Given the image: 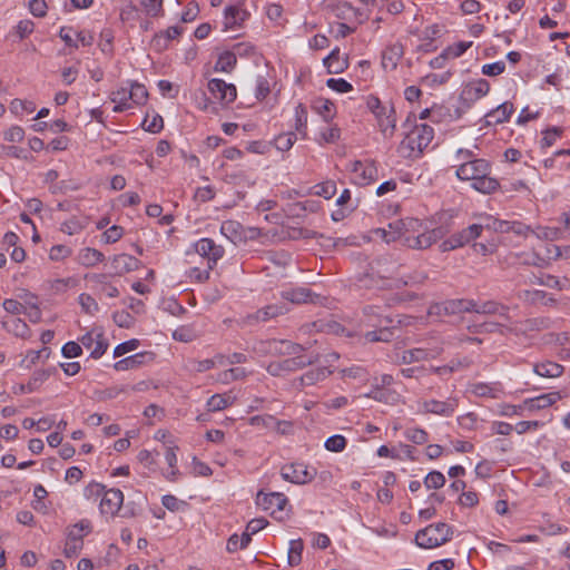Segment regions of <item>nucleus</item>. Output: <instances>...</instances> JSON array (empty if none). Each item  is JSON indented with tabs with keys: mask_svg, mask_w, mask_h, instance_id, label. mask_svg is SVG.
I'll use <instances>...</instances> for the list:
<instances>
[{
	"mask_svg": "<svg viewBox=\"0 0 570 570\" xmlns=\"http://www.w3.org/2000/svg\"><path fill=\"white\" fill-rule=\"evenodd\" d=\"M453 528L445 522H438L419 530L415 542L420 548L432 549L451 540Z\"/></svg>",
	"mask_w": 570,
	"mask_h": 570,
	"instance_id": "obj_5",
	"label": "nucleus"
},
{
	"mask_svg": "<svg viewBox=\"0 0 570 570\" xmlns=\"http://www.w3.org/2000/svg\"><path fill=\"white\" fill-rule=\"evenodd\" d=\"M248 13L237 6H229L225 9L224 26L225 29L239 27L247 18Z\"/></svg>",
	"mask_w": 570,
	"mask_h": 570,
	"instance_id": "obj_26",
	"label": "nucleus"
},
{
	"mask_svg": "<svg viewBox=\"0 0 570 570\" xmlns=\"http://www.w3.org/2000/svg\"><path fill=\"white\" fill-rule=\"evenodd\" d=\"M375 234L386 243L400 239L411 249H426L443 238L444 230L442 227L428 229L421 220L407 217L390 223L387 229L377 228Z\"/></svg>",
	"mask_w": 570,
	"mask_h": 570,
	"instance_id": "obj_1",
	"label": "nucleus"
},
{
	"mask_svg": "<svg viewBox=\"0 0 570 570\" xmlns=\"http://www.w3.org/2000/svg\"><path fill=\"white\" fill-rule=\"evenodd\" d=\"M561 229L557 227H541L539 226L534 234L542 239H559L561 237Z\"/></svg>",
	"mask_w": 570,
	"mask_h": 570,
	"instance_id": "obj_59",
	"label": "nucleus"
},
{
	"mask_svg": "<svg viewBox=\"0 0 570 570\" xmlns=\"http://www.w3.org/2000/svg\"><path fill=\"white\" fill-rule=\"evenodd\" d=\"M508 311L509 309L507 306L494 301H488L483 303L475 302V307L473 308V312L475 313L499 315L504 320H508Z\"/></svg>",
	"mask_w": 570,
	"mask_h": 570,
	"instance_id": "obj_27",
	"label": "nucleus"
},
{
	"mask_svg": "<svg viewBox=\"0 0 570 570\" xmlns=\"http://www.w3.org/2000/svg\"><path fill=\"white\" fill-rule=\"evenodd\" d=\"M364 323L370 327H380L379 330L365 333L364 338L366 342H390L393 338V331L387 325L393 321L390 316L382 314V308L379 305L370 304L363 307Z\"/></svg>",
	"mask_w": 570,
	"mask_h": 570,
	"instance_id": "obj_3",
	"label": "nucleus"
},
{
	"mask_svg": "<svg viewBox=\"0 0 570 570\" xmlns=\"http://www.w3.org/2000/svg\"><path fill=\"white\" fill-rule=\"evenodd\" d=\"M316 469L308 468L302 462L285 464L281 469V475L285 481L295 484H306L316 476Z\"/></svg>",
	"mask_w": 570,
	"mask_h": 570,
	"instance_id": "obj_8",
	"label": "nucleus"
},
{
	"mask_svg": "<svg viewBox=\"0 0 570 570\" xmlns=\"http://www.w3.org/2000/svg\"><path fill=\"white\" fill-rule=\"evenodd\" d=\"M313 109L327 121L334 116V104L326 98H317L313 102Z\"/></svg>",
	"mask_w": 570,
	"mask_h": 570,
	"instance_id": "obj_43",
	"label": "nucleus"
},
{
	"mask_svg": "<svg viewBox=\"0 0 570 570\" xmlns=\"http://www.w3.org/2000/svg\"><path fill=\"white\" fill-rule=\"evenodd\" d=\"M10 109L14 114H32L36 110V105L29 100L14 99L10 104Z\"/></svg>",
	"mask_w": 570,
	"mask_h": 570,
	"instance_id": "obj_50",
	"label": "nucleus"
},
{
	"mask_svg": "<svg viewBox=\"0 0 570 570\" xmlns=\"http://www.w3.org/2000/svg\"><path fill=\"white\" fill-rule=\"evenodd\" d=\"M191 368L196 372H206L215 366H226V355L216 354L212 358L206 360H193L190 362Z\"/></svg>",
	"mask_w": 570,
	"mask_h": 570,
	"instance_id": "obj_30",
	"label": "nucleus"
},
{
	"mask_svg": "<svg viewBox=\"0 0 570 570\" xmlns=\"http://www.w3.org/2000/svg\"><path fill=\"white\" fill-rule=\"evenodd\" d=\"M255 351L258 353L274 354V355H301L306 348L297 343L288 340H265L255 345Z\"/></svg>",
	"mask_w": 570,
	"mask_h": 570,
	"instance_id": "obj_7",
	"label": "nucleus"
},
{
	"mask_svg": "<svg viewBox=\"0 0 570 570\" xmlns=\"http://www.w3.org/2000/svg\"><path fill=\"white\" fill-rule=\"evenodd\" d=\"M551 394H540L535 397L525 400L523 402V410L534 411L551 406L557 400L561 399V394H558L557 399H551Z\"/></svg>",
	"mask_w": 570,
	"mask_h": 570,
	"instance_id": "obj_34",
	"label": "nucleus"
},
{
	"mask_svg": "<svg viewBox=\"0 0 570 570\" xmlns=\"http://www.w3.org/2000/svg\"><path fill=\"white\" fill-rule=\"evenodd\" d=\"M148 91L146 87L141 83L134 82L129 89V99L132 100L136 105H142L147 101Z\"/></svg>",
	"mask_w": 570,
	"mask_h": 570,
	"instance_id": "obj_46",
	"label": "nucleus"
},
{
	"mask_svg": "<svg viewBox=\"0 0 570 570\" xmlns=\"http://www.w3.org/2000/svg\"><path fill=\"white\" fill-rule=\"evenodd\" d=\"M281 362L282 373L295 371L313 362L312 357L298 355L289 358H285Z\"/></svg>",
	"mask_w": 570,
	"mask_h": 570,
	"instance_id": "obj_38",
	"label": "nucleus"
},
{
	"mask_svg": "<svg viewBox=\"0 0 570 570\" xmlns=\"http://www.w3.org/2000/svg\"><path fill=\"white\" fill-rule=\"evenodd\" d=\"M535 374L542 377H558L562 374L563 367L551 361H546L541 363H537L533 367Z\"/></svg>",
	"mask_w": 570,
	"mask_h": 570,
	"instance_id": "obj_33",
	"label": "nucleus"
},
{
	"mask_svg": "<svg viewBox=\"0 0 570 570\" xmlns=\"http://www.w3.org/2000/svg\"><path fill=\"white\" fill-rule=\"evenodd\" d=\"M3 327L11 334L21 338H29L31 330L28 324L21 318H12L10 321L2 322Z\"/></svg>",
	"mask_w": 570,
	"mask_h": 570,
	"instance_id": "obj_31",
	"label": "nucleus"
},
{
	"mask_svg": "<svg viewBox=\"0 0 570 570\" xmlns=\"http://www.w3.org/2000/svg\"><path fill=\"white\" fill-rule=\"evenodd\" d=\"M139 345H140V342L137 338H131L129 341L122 342L115 347L114 356L115 357L122 356L126 353L137 350L139 347Z\"/></svg>",
	"mask_w": 570,
	"mask_h": 570,
	"instance_id": "obj_51",
	"label": "nucleus"
},
{
	"mask_svg": "<svg viewBox=\"0 0 570 570\" xmlns=\"http://www.w3.org/2000/svg\"><path fill=\"white\" fill-rule=\"evenodd\" d=\"M141 4L150 17H157L163 11V0H141Z\"/></svg>",
	"mask_w": 570,
	"mask_h": 570,
	"instance_id": "obj_60",
	"label": "nucleus"
},
{
	"mask_svg": "<svg viewBox=\"0 0 570 570\" xmlns=\"http://www.w3.org/2000/svg\"><path fill=\"white\" fill-rule=\"evenodd\" d=\"M456 405L458 401L452 397L445 402L438 400H426L421 404L424 412L440 415H451L454 412Z\"/></svg>",
	"mask_w": 570,
	"mask_h": 570,
	"instance_id": "obj_21",
	"label": "nucleus"
},
{
	"mask_svg": "<svg viewBox=\"0 0 570 570\" xmlns=\"http://www.w3.org/2000/svg\"><path fill=\"white\" fill-rule=\"evenodd\" d=\"M445 484V476L440 471H431L424 479L428 489H440Z\"/></svg>",
	"mask_w": 570,
	"mask_h": 570,
	"instance_id": "obj_49",
	"label": "nucleus"
},
{
	"mask_svg": "<svg viewBox=\"0 0 570 570\" xmlns=\"http://www.w3.org/2000/svg\"><path fill=\"white\" fill-rule=\"evenodd\" d=\"M323 63L328 73L337 75L348 67V59L347 57L341 56V50L336 47L327 57L324 58Z\"/></svg>",
	"mask_w": 570,
	"mask_h": 570,
	"instance_id": "obj_23",
	"label": "nucleus"
},
{
	"mask_svg": "<svg viewBox=\"0 0 570 570\" xmlns=\"http://www.w3.org/2000/svg\"><path fill=\"white\" fill-rule=\"evenodd\" d=\"M220 232L234 243L242 238V225L236 220L223 222Z\"/></svg>",
	"mask_w": 570,
	"mask_h": 570,
	"instance_id": "obj_40",
	"label": "nucleus"
},
{
	"mask_svg": "<svg viewBox=\"0 0 570 570\" xmlns=\"http://www.w3.org/2000/svg\"><path fill=\"white\" fill-rule=\"evenodd\" d=\"M142 127L150 132H159L164 127V120L161 116L155 115L149 119V116H146V118L142 121Z\"/></svg>",
	"mask_w": 570,
	"mask_h": 570,
	"instance_id": "obj_53",
	"label": "nucleus"
},
{
	"mask_svg": "<svg viewBox=\"0 0 570 570\" xmlns=\"http://www.w3.org/2000/svg\"><path fill=\"white\" fill-rule=\"evenodd\" d=\"M443 348L440 346L428 348V347H417L412 350H406L402 353L401 361L405 364H411L429 358H434L442 353Z\"/></svg>",
	"mask_w": 570,
	"mask_h": 570,
	"instance_id": "obj_19",
	"label": "nucleus"
},
{
	"mask_svg": "<svg viewBox=\"0 0 570 570\" xmlns=\"http://www.w3.org/2000/svg\"><path fill=\"white\" fill-rule=\"evenodd\" d=\"M91 532L88 520H81L68 529L63 553L67 558L77 557L83 548V538Z\"/></svg>",
	"mask_w": 570,
	"mask_h": 570,
	"instance_id": "obj_6",
	"label": "nucleus"
},
{
	"mask_svg": "<svg viewBox=\"0 0 570 570\" xmlns=\"http://www.w3.org/2000/svg\"><path fill=\"white\" fill-rule=\"evenodd\" d=\"M81 345L91 350L90 356L95 360L100 358L108 348V343L102 333L88 332L79 338Z\"/></svg>",
	"mask_w": 570,
	"mask_h": 570,
	"instance_id": "obj_12",
	"label": "nucleus"
},
{
	"mask_svg": "<svg viewBox=\"0 0 570 570\" xmlns=\"http://www.w3.org/2000/svg\"><path fill=\"white\" fill-rule=\"evenodd\" d=\"M195 254L207 259L208 269H214L217 262L224 256L225 249L212 238H202L194 245Z\"/></svg>",
	"mask_w": 570,
	"mask_h": 570,
	"instance_id": "obj_9",
	"label": "nucleus"
},
{
	"mask_svg": "<svg viewBox=\"0 0 570 570\" xmlns=\"http://www.w3.org/2000/svg\"><path fill=\"white\" fill-rule=\"evenodd\" d=\"M209 92L219 101L230 104L236 99V87L233 83H227L222 79H210L208 81Z\"/></svg>",
	"mask_w": 570,
	"mask_h": 570,
	"instance_id": "obj_14",
	"label": "nucleus"
},
{
	"mask_svg": "<svg viewBox=\"0 0 570 570\" xmlns=\"http://www.w3.org/2000/svg\"><path fill=\"white\" fill-rule=\"evenodd\" d=\"M86 278L89 279L97 288H99L101 293L108 297L112 298L119 295L118 288L108 282L107 274L86 275Z\"/></svg>",
	"mask_w": 570,
	"mask_h": 570,
	"instance_id": "obj_25",
	"label": "nucleus"
},
{
	"mask_svg": "<svg viewBox=\"0 0 570 570\" xmlns=\"http://www.w3.org/2000/svg\"><path fill=\"white\" fill-rule=\"evenodd\" d=\"M315 188V194L324 197L325 199H331L336 194V185L334 181L318 184Z\"/></svg>",
	"mask_w": 570,
	"mask_h": 570,
	"instance_id": "obj_57",
	"label": "nucleus"
},
{
	"mask_svg": "<svg viewBox=\"0 0 570 570\" xmlns=\"http://www.w3.org/2000/svg\"><path fill=\"white\" fill-rule=\"evenodd\" d=\"M236 55L232 51H224L219 55L214 69L216 71L229 72L236 65Z\"/></svg>",
	"mask_w": 570,
	"mask_h": 570,
	"instance_id": "obj_39",
	"label": "nucleus"
},
{
	"mask_svg": "<svg viewBox=\"0 0 570 570\" xmlns=\"http://www.w3.org/2000/svg\"><path fill=\"white\" fill-rule=\"evenodd\" d=\"M296 134L293 131L279 134L274 139L275 147L281 151L289 150L296 141Z\"/></svg>",
	"mask_w": 570,
	"mask_h": 570,
	"instance_id": "obj_45",
	"label": "nucleus"
},
{
	"mask_svg": "<svg viewBox=\"0 0 570 570\" xmlns=\"http://www.w3.org/2000/svg\"><path fill=\"white\" fill-rule=\"evenodd\" d=\"M233 402L234 399L229 394H213L206 405L209 412H216L226 409Z\"/></svg>",
	"mask_w": 570,
	"mask_h": 570,
	"instance_id": "obj_36",
	"label": "nucleus"
},
{
	"mask_svg": "<svg viewBox=\"0 0 570 570\" xmlns=\"http://www.w3.org/2000/svg\"><path fill=\"white\" fill-rule=\"evenodd\" d=\"M471 46L472 42L460 41L453 46H449L446 49H444V51L450 58H458L462 56Z\"/></svg>",
	"mask_w": 570,
	"mask_h": 570,
	"instance_id": "obj_62",
	"label": "nucleus"
},
{
	"mask_svg": "<svg viewBox=\"0 0 570 570\" xmlns=\"http://www.w3.org/2000/svg\"><path fill=\"white\" fill-rule=\"evenodd\" d=\"M514 111L513 104L505 101L485 115L487 125H498L508 121Z\"/></svg>",
	"mask_w": 570,
	"mask_h": 570,
	"instance_id": "obj_24",
	"label": "nucleus"
},
{
	"mask_svg": "<svg viewBox=\"0 0 570 570\" xmlns=\"http://www.w3.org/2000/svg\"><path fill=\"white\" fill-rule=\"evenodd\" d=\"M140 261L129 254H118L111 258V269L114 275L121 276L126 273L138 269Z\"/></svg>",
	"mask_w": 570,
	"mask_h": 570,
	"instance_id": "obj_18",
	"label": "nucleus"
},
{
	"mask_svg": "<svg viewBox=\"0 0 570 570\" xmlns=\"http://www.w3.org/2000/svg\"><path fill=\"white\" fill-rule=\"evenodd\" d=\"M104 259L105 255L100 250L91 247L82 248L77 256V262L85 267H94Z\"/></svg>",
	"mask_w": 570,
	"mask_h": 570,
	"instance_id": "obj_28",
	"label": "nucleus"
},
{
	"mask_svg": "<svg viewBox=\"0 0 570 570\" xmlns=\"http://www.w3.org/2000/svg\"><path fill=\"white\" fill-rule=\"evenodd\" d=\"M286 312L287 309L284 306L271 304L263 308H259L253 314H248L246 316V323L252 325L259 322H267L272 318L277 317L278 315L285 314Z\"/></svg>",
	"mask_w": 570,
	"mask_h": 570,
	"instance_id": "obj_20",
	"label": "nucleus"
},
{
	"mask_svg": "<svg viewBox=\"0 0 570 570\" xmlns=\"http://www.w3.org/2000/svg\"><path fill=\"white\" fill-rule=\"evenodd\" d=\"M490 91V83L485 79H476L468 82L462 91L461 99L464 102L473 104L476 100L481 99Z\"/></svg>",
	"mask_w": 570,
	"mask_h": 570,
	"instance_id": "obj_15",
	"label": "nucleus"
},
{
	"mask_svg": "<svg viewBox=\"0 0 570 570\" xmlns=\"http://www.w3.org/2000/svg\"><path fill=\"white\" fill-rule=\"evenodd\" d=\"M288 500L284 493L271 492L265 493L259 491L256 495V504L265 511L274 514L277 511H283Z\"/></svg>",
	"mask_w": 570,
	"mask_h": 570,
	"instance_id": "obj_11",
	"label": "nucleus"
},
{
	"mask_svg": "<svg viewBox=\"0 0 570 570\" xmlns=\"http://www.w3.org/2000/svg\"><path fill=\"white\" fill-rule=\"evenodd\" d=\"M2 306L7 313H10L12 315H19L24 312L26 305L21 302L13 299V298H7L3 301Z\"/></svg>",
	"mask_w": 570,
	"mask_h": 570,
	"instance_id": "obj_61",
	"label": "nucleus"
},
{
	"mask_svg": "<svg viewBox=\"0 0 570 570\" xmlns=\"http://www.w3.org/2000/svg\"><path fill=\"white\" fill-rule=\"evenodd\" d=\"M331 374L326 367H317L307 371L305 374L299 376V385L296 387H308L314 385L316 382L326 379Z\"/></svg>",
	"mask_w": 570,
	"mask_h": 570,
	"instance_id": "obj_29",
	"label": "nucleus"
},
{
	"mask_svg": "<svg viewBox=\"0 0 570 570\" xmlns=\"http://www.w3.org/2000/svg\"><path fill=\"white\" fill-rule=\"evenodd\" d=\"M403 52V46L400 42L387 46L382 52V67L385 70H394Z\"/></svg>",
	"mask_w": 570,
	"mask_h": 570,
	"instance_id": "obj_22",
	"label": "nucleus"
},
{
	"mask_svg": "<svg viewBox=\"0 0 570 570\" xmlns=\"http://www.w3.org/2000/svg\"><path fill=\"white\" fill-rule=\"evenodd\" d=\"M326 85L332 90L341 94L348 92L353 89L352 85L343 78H330L327 79Z\"/></svg>",
	"mask_w": 570,
	"mask_h": 570,
	"instance_id": "obj_54",
	"label": "nucleus"
},
{
	"mask_svg": "<svg viewBox=\"0 0 570 570\" xmlns=\"http://www.w3.org/2000/svg\"><path fill=\"white\" fill-rule=\"evenodd\" d=\"M110 99L116 104L114 107L115 112H121L130 108V105L128 104L129 90L127 88H120L116 91H112Z\"/></svg>",
	"mask_w": 570,
	"mask_h": 570,
	"instance_id": "obj_37",
	"label": "nucleus"
},
{
	"mask_svg": "<svg viewBox=\"0 0 570 570\" xmlns=\"http://www.w3.org/2000/svg\"><path fill=\"white\" fill-rule=\"evenodd\" d=\"M71 255V249L66 245H55L51 247L49 257L51 261H60Z\"/></svg>",
	"mask_w": 570,
	"mask_h": 570,
	"instance_id": "obj_63",
	"label": "nucleus"
},
{
	"mask_svg": "<svg viewBox=\"0 0 570 570\" xmlns=\"http://www.w3.org/2000/svg\"><path fill=\"white\" fill-rule=\"evenodd\" d=\"M79 304L81 305L82 311L90 315L95 314L99 309L98 303L89 294H81L79 296Z\"/></svg>",
	"mask_w": 570,
	"mask_h": 570,
	"instance_id": "obj_52",
	"label": "nucleus"
},
{
	"mask_svg": "<svg viewBox=\"0 0 570 570\" xmlns=\"http://www.w3.org/2000/svg\"><path fill=\"white\" fill-rule=\"evenodd\" d=\"M346 439L341 434L330 436L325 441V449L331 452H342L346 448Z\"/></svg>",
	"mask_w": 570,
	"mask_h": 570,
	"instance_id": "obj_48",
	"label": "nucleus"
},
{
	"mask_svg": "<svg viewBox=\"0 0 570 570\" xmlns=\"http://www.w3.org/2000/svg\"><path fill=\"white\" fill-rule=\"evenodd\" d=\"M81 343H77L73 341L67 342L62 348L61 353L67 358H73L80 356L82 354Z\"/></svg>",
	"mask_w": 570,
	"mask_h": 570,
	"instance_id": "obj_56",
	"label": "nucleus"
},
{
	"mask_svg": "<svg viewBox=\"0 0 570 570\" xmlns=\"http://www.w3.org/2000/svg\"><path fill=\"white\" fill-rule=\"evenodd\" d=\"M404 436L414 444L422 445L429 441V434L420 428H409L404 432Z\"/></svg>",
	"mask_w": 570,
	"mask_h": 570,
	"instance_id": "obj_47",
	"label": "nucleus"
},
{
	"mask_svg": "<svg viewBox=\"0 0 570 570\" xmlns=\"http://www.w3.org/2000/svg\"><path fill=\"white\" fill-rule=\"evenodd\" d=\"M114 32L111 29H104L100 32V49L104 53L112 52Z\"/></svg>",
	"mask_w": 570,
	"mask_h": 570,
	"instance_id": "obj_55",
	"label": "nucleus"
},
{
	"mask_svg": "<svg viewBox=\"0 0 570 570\" xmlns=\"http://www.w3.org/2000/svg\"><path fill=\"white\" fill-rule=\"evenodd\" d=\"M475 301L472 299H450L444 302V311L448 314H458L473 312Z\"/></svg>",
	"mask_w": 570,
	"mask_h": 570,
	"instance_id": "obj_35",
	"label": "nucleus"
},
{
	"mask_svg": "<svg viewBox=\"0 0 570 570\" xmlns=\"http://www.w3.org/2000/svg\"><path fill=\"white\" fill-rule=\"evenodd\" d=\"M351 171L354 183L360 186H367L377 179V168L373 160H355L352 163Z\"/></svg>",
	"mask_w": 570,
	"mask_h": 570,
	"instance_id": "obj_10",
	"label": "nucleus"
},
{
	"mask_svg": "<svg viewBox=\"0 0 570 570\" xmlns=\"http://www.w3.org/2000/svg\"><path fill=\"white\" fill-rule=\"evenodd\" d=\"M434 130L426 124L415 125L399 146V153L404 158L415 159L432 142Z\"/></svg>",
	"mask_w": 570,
	"mask_h": 570,
	"instance_id": "obj_4",
	"label": "nucleus"
},
{
	"mask_svg": "<svg viewBox=\"0 0 570 570\" xmlns=\"http://www.w3.org/2000/svg\"><path fill=\"white\" fill-rule=\"evenodd\" d=\"M428 279V273L424 271H414L405 278H401L395 284L396 287L401 286H414V285H421Z\"/></svg>",
	"mask_w": 570,
	"mask_h": 570,
	"instance_id": "obj_44",
	"label": "nucleus"
},
{
	"mask_svg": "<svg viewBox=\"0 0 570 570\" xmlns=\"http://www.w3.org/2000/svg\"><path fill=\"white\" fill-rule=\"evenodd\" d=\"M304 549V543L301 539L292 540L289 542V549H288V564L294 567L298 566L302 561V553Z\"/></svg>",
	"mask_w": 570,
	"mask_h": 570,
	"instance_id": "obj_42",
	"label": "nucleus"
},
{
	"mask_svg": "<svg viewBox=\"0 0 570 570\" xmlns=\"http://www.w3.org/2000/svg\"><path fill=\"white\" fill-rule=\"evenodd\" d=\"M281 297L293 304L316 303L318 294L313 293L307 287H292L281 292Z\"/></svg>",
	"mask_w": 570,
	"mask_h": 570,
	"instance_id": "obj_16",
	"label": "nucleus"
},
{
	"mask_svg": "<svg viewBox=\"0 0 570 570\" xmlns=\"http://www.w3.org/2000/svg\"><path fill=\"white\" fill-rule=\"evenodd\" d=\"M124 502V494L119 489L104 490L100 500V512L114 517Z\"/></svg>",
	"mask_w": 570,
	"mask_h": 570,
	"instance_id": "obj_13",
	"label": "nucleus"
},
{
	"mask_svg": "<svg viewBox=\"0 0 570 570\" xmlns=\"http://www.w3.org/2000/svg\"><path fill=\"white\" fill-rule=\"evenodd\" d=\"M307 129V110L303 104H298L295 108V130L301 134L303 138L306 137Z\"/></svg>",
	"mask_w": 570,
	"mask_h": 570,
	"instance_id": "obj_41",
	"label": "nucleus"
},
{
	"mask_svg": "<svg viewBox=\"0 0 570 570\" xmlns=\"http://www.w3.org/2000/svg\"><path fill=\"white\" fill-rule=\"evenodd\" d=\"M520 297L531 304H542L544 306L556 305L557 303L556 298L549 296L547 292L540 289L524 291Z\"/></svg>",
	"mask_w": 570,
	"mask_h": 570,
	"instance_id": "obj_32",
	"label": "nucleus"
},
{
	"mask_svg": "<svg viewBox=\"0 0 570 570\" xmlns=\"http://www.w3.org/2000/svg\"><path fill=\"white\" fill-rule=\"evenodd\" d=\"M532 283H538L539 285L551 287V288H558L563 289V285L561 281L553 276V275H543L542 277H535L531 281Z\"/></svg>",
	"mask_w": 570,
	"mask_h": 570,
	"instance_id": "obj_58",
	"label": "nucleus"
},
{
	"mask_svg": "<svg viewBox=\"0 0 570 570\" xmlns=\"http://www.w3.org/2000/svg\"><path fill=\"white\" fill-rule=\"evenodd\" d=\"M155 360V353L145 351L139 352L134 355H130L128 357H125L115 364V368L117 371H127L137 368L139 366L146 365L148 363H151Z\"/></svg>",
	"mask_w": 570,
	"mask_h": 570,
	"instance_id": "obj_17",
	"label": "nucleus"
},
{
	"mask_svg": "<svg viewBox=\"0 0 570 570\" xmlns=\"http://www.w3.org/2000/svg\"><path fill=\"white\" fill-rule=\"evenodd\" d=\"M491 165L485 159L461 163L455 175L460 180L472 181L471 186L482 194H491L499 188V181L490 177Z\"/></svg>",
	"mask_w": 570,
	"mask_h": 570,
	"instance_id": "obj_2",
	"label": "nucleus"
},
{
	"mask_svg": "<svg viewBox=\"0 0 570 570\" xmlns=\"http://www.w3.org/2000/svg\"><path fill=\"white\" fill-rule=\"evenodd\" d=\"M24 138V130L20 126H12L4 132V139L10 142H20Z\"/></svg>",
	"mask_w": 570,
	"mask_h": 570,
	"instance_id": "obj_64",
	"label": "nucleus"
}]
</instances>
